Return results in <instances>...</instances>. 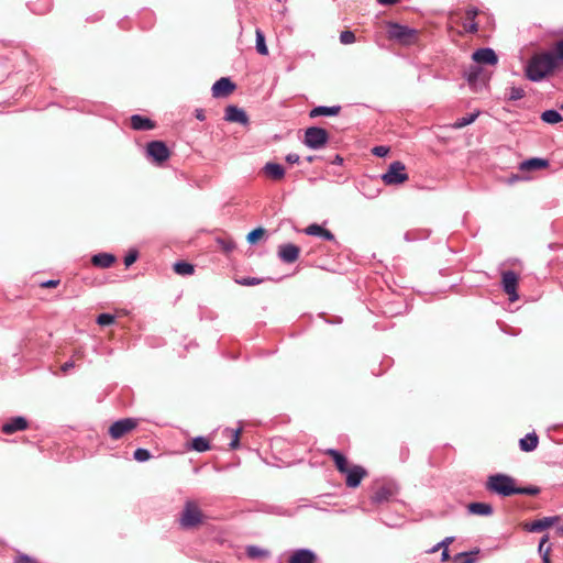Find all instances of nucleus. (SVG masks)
Masks as SVG:
<instances>
[{
  "label": "nucleus",
  "instance_id": "f257e3e1",
  "mask_svg": "<svg viewBox=\"0 0 563 563\" xmlns=\"http://www.w3.org/2000/svg\"><path fill=\"white\" fill-rule=\"evenodd\" d=\"M558 63L553 53L534 54L526 65L525 75L530 81L540 82L552 75Z\"/></svg>",
  "mask_w": 563,
  "mask_h": 563
},
{
  "label": "nucleus",
  "instance_id": "f03ea898",
  "mask_svg": "<svg viewBox=\"0 0 563 563\" xmlns=\"http://www.w3.org/2000/svg\"><path fill=\"white\" fill-rule=\"evenodd\" d=\"M203 521V514L196 500L188 499L185 501L183 510L178 516V523L181 529L189 530L197 528Z\"/></svg>",
  "mask_w": 563,
  "mask_h": 563
},
{
  "label": "nucleus",
  "instance_id": "7ed1b4c3",
  "mask_svg": "<svg viewBox=\"0 0 563 563\" xmlns=\"http://www.w3.org/2000/svg\"><path fill=\"white\" fill-rule=\"evenodd\" d=\"M387 36L400 45L410 46L417 42L418 31L396 22H388Z\"/></svg>",
  "mask_w": 563,
  "mask_h": 563
},
{
  "label": "nucleus",
  "instance_id": "20e7f679",
  "mask_svg": "<svg viewBox=\"0 0 563 563\" xmlns=\"http://www.w3.org/2000/svg\"><path fill=\"white\" fill-rule=\"evenodd\" d=\"M486 489L503 497L515 495V479L501 473L490 475L486 482Z\"/></svg>",
  "mask_w": 563,
  "mask_h": 563
},
{
  "label": "nucleus",
  "instance_id": "39448f33",
  "mask_svg": "<svg viewBox=\"0 0 563 563\" xmlns=\"http://www.w3.org/2000/svg\"><path fill=\"white\" fill-rule=\"evenodd\" d=\"M329 142V133L323 128L310 126L305 130L302 143L310 150L319 151Z\"/></svg>",
  "mask_w": 563,
  "mask_h": 563
},
{
  "label": "nucleus",
  "instance_id": "423d86ee",
  "mask_svg": "<svg viewBox=\"0 0 563 563\" xmlns=\"http://www.w3.org/2000/svg\"><path fill=\"white\" fill-rule=\"evenodd\" d=\"M383 181L386 185H399L408 179L406 173V166L399 161L393 162L385 174L382 176Z\"/></svg>",
  "mask_w": 563,
  "mask_h": 563
},
{
  "label": "nucleus",
  "instance_id": "0eeeda50",
  "mask_svg": "<svg viewBox=\"0 0 563 563\" xmlns=\"http://www.w3.org/2000/svg\"><path fill=\"white\" fill-rule=\"evenodd\" d=\"M137 427V420L134 418H124L113 422L109 428V435L113 440H119Z\"/></svg>",
  "mask_w": 563,
  "mask_h": 563
},
{
  "label": "nucleus",
  "instance_id": "6e6552de",
  "mask_svg": "<svg viewBox=\"0 0 563 563\" xmlns=\"http://www.w3.org/2000/svg\"><path fill=\"white\" fill-rule=\"evenodd\" d=\"M398 494V486L394 483H386L379 486L371 497L373 504L380 505L389 503Z\"/></svg>",
  "mask_w": 563,
  "mask_h": 563
},
{
  "label": "nucleus",
  "instance_id": "1a4fd4ad",
  "mask_svg": "<svg viewBox=\"0 0 563 563\" xmlns=\"http://www.w3.org/2000/svg\"><path fill=\"white\" fill-rule=\"evenodd\" d=\"M146 155L152 158L153 162L162 164L168 159L169 150L164 142L152 141L146 145Z\"/></svg>",
  "mask_w": 563,
  "mask_h": 563
},
{
  "label": "nucleus",
  "instance_id": "9d476101",
  "mask_svg": "<svg viewBox=\"0 0 563 563\" xmlns=\"http://www.w3.org/2000/svg\"><path fill=\"white\" fill-rule=\"evenodd\" d=\"M518 279V275L514 271H506L501 275L503 289L509 296L510 301H516L519 298Z\"/></svg>",
  "mask_w": 563,
  "mask_h": 563
},
{
  "label": "nucleus",
  "instance_id": "9b49d317",
  "mask_svg": "<svg viewBox=\"0 0 563 563\" xmlns=\"http://www.w3.org/2000/svg\"><path fill=\"white\" fill-rule=\"evenodd\" d=\"M473 60L481 66L484 65H496L498 63V56L493 48L484 47L478 48L473 53Z\"/></svg>",
  "mask_w": 563,
  "mask_h": 563
},
{
  "label": "nucleus",
  "instance_id": "f8f14e48",
  "mask_svg": "<svg viewBox=\"0 0 563 563\" xmlns=\"http://www.w3.org/2000/svg\"><path fill=\"white\" fill-rule=\"evenodd\" d=\"M465 77L468 84L474 87H476L477 85L485 86L488 81V77L485 74L484 69L482 68V66L477 64L472 65L467 69V71L465 73Z\"/></svg>",
  "mask_w": 563,
  "mask_h": 563
},
{
  "label": "nucleus",
  "instance_id": "ddd939ff",
  "mask_svg": "<svg viewBox=\"0 0 563 563\" xmlns=\"http://www.w3.org/2000/svg\"><path fill=\"white\" fill-rule=\"evenodd\" d=\"M235 89V84L228 77H222L218 79L212 88V96L214 98H221L229 96Z\"/></svg>",
  "mask_w": 563,
  "mask_h": 563
},
{
  "label": "nucleus",
  "instance_id": "4468645a",
  "mask_svg": "<svg viewBox=\"0 0 563 563\" xmlns=\"http://www.w3.org/2000/svg\"><path fill=\"white\" fill-rule=\"evenodd\" d=\"M299 253L300 249L292 243L282 244L278 247V257L282 262L287 264L296 262L299 257Z\"/></svg>",
  "mask_w": 563,
  "mask_h": 563
},
{
  "label": "nucleus",
  "instance_id": "2eb2a0df",
  "mask_svg": "<svg viewBox=\"0 0 563 563\" xmlns=\"http://www.w3.org/2000/svg\"><path fill=\"white\" fill-rule=\"evenodd\" d=\"M342 474L346 475V486L351 488L357 487L362 479L366 476V470L360 465H354L352 467H347V472H343Z\"/></svg>",
  "mask_w": 563,
  "mask_h": 563
},
{
  "label": "nucleus",
  "instance_id": "dca6fc26",
  "mask_svg": "<svg viewBox=\"0 0 563 563\" xmlns=\"http://www.w3.org/2000/svg\"><path fill=\"white\" fill-rule=\"evenodd\" d=\"M561 521L560 516H551V517H543L541 519L534 520L530 523H527L525 526V529L529 532H541L556 522Z\"/></svg>",
  "mask_w": 563,
  "mask_h": 563
},
{
  "label": "nucleus",
  "instance_id": "f3484780",
  "mask_svg": "<svg viewBox=\"0 0 563 563\" xmlns=\"http://www.w3.org/2000/svg\"><path fill=\"white\" fill-rule=\"evenodd\" d=\"M317 561V554L310 549H297L295 550L288 560V563H314Z\"/></svg>",
  "mask_w": 563,
  "mask_h": 563
},
{
  "label": "nucleus",
  "instance_id": "a211bd4d",
  "mask_svg": "<svg viewBox=\"0 0 563 563\" xmlns=\"http://www.w3.org/2000/svg\"><path fill=\"white\" fill-rule=\"evenodd\" d=\"M224 119L229 122H236L241 124H246L249 122L245 111L233 104L225 108Z\"/></svg>",
  "mask_w": 563,
  "mask_h": 563
},
{
  "label": "nucleus",
  "instance_id": "6ab92c4d",
  "mask_svg": "<svg viewBox=\"0 0 563 563\" xmlns=\"http://www.w3.org/2000/svg\"><path fill=\"white\" fill-rule=\"evenodd\" d=\"M27 428V421L23 417H14L8 422L3 423L1 430L5 434H12L16 431H22Z\"/></svg>",
  "mask_w": 563,
  "mask_h": 563
},
{
  "label": "nucleus",
  "instance_id": "aec40b11",
  "mask_svg": "<svg viewBox=\"0 0 563 563\" xmlns=\"http://www.w3.org/2000/svg\"><path fill=\"white\" fill-rule=\"evenodd\" d=\"M262 172L266 177L273 180H280L285 176V168L280 164L273 162L266 163L263 166Z\"/></svg>",
  "mask_w": 563,
  "mask_h": 563
},
{
  "label": "nucleus",
  "instance_id": "412c9836",
  "mask_svg": "<svg viewBox=\"0 0 563 563\" xmlns=\"http://www.w3.org/2000/svg\"><path fill=\"white\" fill-rule=\"evenodd\" d=\"M341 111L340 106H318L310 110L309 117L310 118H317V117H334L338 115Z\"/></svg>",
  "mask_w": 563,
  "mask_h": 563
},
{
  "label": "nucleus",
  "instance_id": "4be33fe9",
  "mask_svg": "<svg viewBox=\"0 0 563 563\" xmlns=\"http://www.w3.org/2000/svg\"><path fill=\"white\" fill-rule=\"evenodd\" d=\"M131 126L136 131H148L155 128V123L148 118L133 114L131 117Z\"/></svg>",
  "mask_w": 563,
  "mask_h": 563
},
{
  "label": "nucleus",
  "instance_id": "5701e85b",
  "mask_svg": "<svg viewBox=\"0 0 563 563\" xmlns=\"http://www.w3.org/2000/svg\"><path fill=\"white\" fill-rule=\"evenodd\" d=\"M305 233L308 234V235H312V236H320V238H322L323 240H327V241H333L334 240V235H333L332 232H330L329 230L322 228L321 225H319L317 223L308 225L305 229Z\"/></svg>",
  "mask_w": 563,
  "mask_h": 563
},
{
  "label": "nucleus",
  "instance_id": "b1692460",
  "mask_svg": "<svg viewBox=\"0 0 563 563\" xmlns=\"http://www.w3.org/2000/svg\"><path fill=\"white\" fill-rule=\"evenodd\" d=\"M115 262L114 255L110 253H98L91 257V263L96 267L108 268Z\"/></svg>",
  "mask_w": 563,
  "mask_h": 563
},
{
  "label": "nucleus",
  "instance_id": "393cba45",
  "mask_svg": "<svg viewBox=\"0 0 563 563\" xmlns=\"http://www.w3.org/2000/svg\"><path fill=\"white\" fill-rule=\"evenodd\" d=\"M325 454L332 457L340 473L347 472V461L346 457L341 452H339L335 449H328L325 451Z\"/></svg>",
  "mask_w": 563,
  "mask_h": 563
},
{
  "label": "nucleus",
  "instance_id": "a878e982",
  "mask_svg": "<svg viewBox=\"0 0 563 563\" xmlns=\"http://www.w3.org/2000/svg\"><path fill=\"white\" fill-rule=\"evenodd\" d=\"M468 512L477 516H490L493 514V507L486 503H471L467 506Z\"/></svg>",
  "mask_w": 563,
  "mask_h": 563
},
{
  "label": "nucleus",
  "instance_id": "bb28decb",
  "mask_svg": "<svg viewBox=\"0 0 563 563\" xmlns=\"http://www.w3.org/2000/svg\"><path fill=\"white\" fill-rule=\"evenodd\" d=\"M549 166V161L544 158L533 157L527 161H523L520 164V169L522 170H532V169H542Z\"/></svg>",
  "mask_w": 563,
  "mask_h": 563
},
{
  "label": "nucleus",
  "instance_id": "cd10ccee",
  "mask_svg": "<svg viewBox=\"0 0 563 563\" xmlns=\"http://www.w3.org/2000/svg\"><path fill=\"white\" fill-rule=\"evenodd\" d=\"M538 443V435L534 432H531L528 433L525 438L520 439L519 446L523 452H531L537 449Z\"/></svg>",
  "mask_w": 563,
  "mask_h": 563
},
{
  "label": "nucleus",
  "instance_id": "c85d7f7f",
  "mask_svg": "<svg viewBox=\"0 0 563 563\" xmlns=\"http://www.w3.org/2000/svg\"><path fill=\"white\" fill-rule=\"evenodd\" d=\"M541 120L548 124H556L563 121V117L559 111L550 109L541 113Z\"/></svg>",
  "mask_w": 563,
  "mask_h": 563
},
{
  "label": "nucleus",
  "instance_id": "c756f323",
  "mask_svg": "<svg viewBox=\"0 0 563 563\" xmlns=\"http://www.w3.org/2000/svg\"><path fill=\"white\" fill-rule=\"evenodd\" d=\"M174 271L178 275L187 276V275L194 274L195 267L192 264H190L188 262L180 261V262H177L174 264Z\"/></svg>",
  "mask_w": 563,
  "mask_h": 563
},
{
  "label": "nucleus",
  "instance_id": "7c9ffc66",
  "mask_svg": "<svg viewBox=\"0 0 563 563\" xmlns=\"http://www.w3.org/2000/svg\"><path fill=\"white\" fill-rule=\"evenodd\" d=\"M256 51L258 54L266 56L268 54V48L265 43V35L262 30L256 29Z\"/></svg>",
  "mask_w": 563,
  "mask_h": 563
},
{
  "label": "nucleus",
  "instance_id": "2f4dec72",
  "mask_svg": "<svg viewBox=\"0 0 563 563\" xmlns=\"http://www.w3.org/2000/svg\"><path fill=\"white\" fill-rule=\"evenodd\" d=\"M526 96V91L522 87H509L506 92V99L509 101H517Z\"/></svg>",
  "mask_w": 563,
  "mask_h": 563
},
{
  "label": "nucleus",
  "instance_id": "473e14b6",
  "mask_svg": "<svg viewBox=\"0 0 563 563\" xmlns=\"http://www.w3.org/2000/svg\"><path fill=\"white\" fill-rule=\"evenodd\" d=\"M478 114H479V112L477 111V112H474V113H470V114H467L465 117L459 118L455 121V123L453 124V126L455 129H462V128H464L466 125H470V124H472L477 119Z\"/></svg>",
  "mask_w": 563,
  "mask_h": 563
},
{
  "label": "nucleus",
  "instance_id": "72a5a7b5",
  "mask_svg": "<svg viewBox=\"0 0 563 563\" xmlns=\"http://www.w3.org/2000/svg\"><path fill=\"white\" fill-rule=\"evenodd\" d=\"M29 9L35 14H44L51 10L49 2H30Z\"/></svg>",
  "mask_w": 563,
  "mask_h": 563
},
{
  "label": "nucleus",
  "instance_id": "f704fd0d",
  "mask_svg": "<svg viewBox=\"0 0 563 563\" xmlns=\"http://www.w3.org/2000/svg\"><path fill=\"white\" fill-rule=\"evenodd\" d=\"M191 448H192V450H195L197 452H205V451L209 450L210 446H209V442L206 438L197 437L192 440Z\"/></svg>",
  "mask_w": 563,
  "mask_h": 563
},
{
  "label": "nucleus",
  "instance_id": "c9c22d12",
  "mask_svg": "<svg viewBox=\"0 0 563 563\" xmlns=\"http://www.w3.org/2000/svg\"><path fill=\"white\" fill-rule=\"evenodd\" d=\"M246 554L251 559H260L268 555V551L256 545H250L246 549Z\"/></svg>",
  "mask_w": 563,
  "mask_h": 563
},
{
  "label": "nucleus",
  "instance_id": "e433bc0d",
  "mask_svg": "<svg viewBox=\"0 0 563 563\" xmlns=\"http://www.w3.org/2000/svg\"><path fill=\"white\" fill-rule=\"evenodd\" d=\"M134 459L139 462H146L151 459V452L146 449L139 448L134 451Z\"/></svg>",
  "mask_w": 563,
  "mask_h": 563
},
{
  "label": "nucleus",
  "instance_id": "4c0bfd02",
  "mask_svg": "<svg viewBox=\"0 0 563 563\" xmlns=\"http://www.w3.org/2000/svg\"><path fill=\"white\" fill-rule=\"evenodd\" d=\"M115 318L113 314L110 313H101L97 318V323L101 327L110 325L114 323Z\"/></svg>",
  "mask_w": 563,
  "mask_h": 563
},
{
  "label": "nucleus",
  "instance_id": "58836bf2",
  "mask_svg": "<svg viewBox=\"0 0 563 563\" xmlns=\"http://www.w3.org/2000/svg\"><path fill=\"white\" fill-rule=\"evenodd\" d=\"M265 233V229L256 228L247 234V242L254 244L258 239H261Z\"/></svg>",
  "mask_w": 563,
  "mask_h": 563
},
{
  "label": "nucleus",
  "instance_id": "ea45409f",
  "mask_svg": "<svg viewBox=\"0 0 563 563\" xmlns=\"http://www.w3.org/2000/svg\"><path fill=\"white\" fill-rule=\"evenodd\" d=\"M540 493V488L537 486L528 487H516V494L534 496Z\"/></svg>",
  "mask_w": 563,
  "mask_h": 563
},
{
  "label": "nucleus",
  "instance_id": "a19ab883",
  "mask_svg": "<svg viewBox=\"0 0 563 563\" xmlns=\"http://www.w3.org/2000/svg\"><path fill=\"white\" fill-rule=\"evenodd\" d=\"M340 42L342 44H352L355 42V34L352 31H343L340 34Z\"/></svg>",
  "mask_w": 563,
  "mask_h": 563
},
{
  "label": "nucleus",
  "instance_id": "79ce46f5",
  "mask_svg": "<svg viewBox=\"0 0 563 563\" xmlns=\"http://www.w3.org/2000/svg\"><path fill=\"white\" fill-rule=\"evenodd\" d=\"M225 431L230 432V434L232 435V440L229 443L230 448L233 449V450L236 449L239 446L240 429H236V430L227 429Z\"/></svg>",
  "mask_w": 563,
  "mask_h": 563
},
{
  "label": "nucleus",
  "instance_id": "37998d69",
  "mask_svg": "<svg viewBox=\"0 0 563 563\" xmlns=\"http://www.w3.org/2000/svg\"><path fill=\"white\" fill-rule=\"evenodd\" d=\"M372 153L377 157H385L389 153V147L384 145L374 146Z\"/></svg>",
  "mask_w": 563,
  "mask_h": 563
},
{
  "label": "nucleus",
  "instance_id": "c03bdc74",
  "mask_svg": "<svg viewBox=\"0 0 563 563\" xmlns=\"http://www.w3.org/2000/svg\"><path fill=\"white\" fill-rule=\"evenodd\" d=\"M554 56L556 58V63L559 60L563 62V38L558 41L554 46Z\"/></svg>",
  "mask_w": 563,
  "mask_h": 563
},
{
  "label": "nucleus",
  "instance_id": "a18cd8bd",
  "mask_svg": "<svg viewBox=\"0 0 563 563\" xmlns=\"http://www.w3.org/2000/svg\"><path fill=\"white\" fill-rule=\"evenodd\" d=\"M137 251H130L124 257V265L126 267L131 266L137 260Z\"/></svg>",
  "mask_w": 563,
  "mask_h": 563
},
{
  "label": "nucleus",
  "instance_id": "49530a36",
  "mask_svg": "<svg viewBox=\"0 0 563 563\" xmlns=\"http://www.w3.org/2000/svg\"><path fill=\"white\" fill-rule=\"evenodd\" d=\"M238 283L243 286H254V285L260 284L261 279L255 278V277H245V278H242L241 280H238Z\"/></svg>",
  "mask_w": 563,
  "mask_h": 563
},
{
  "label": "nucleus",
  "instance_id": "de8ad7c7",
  "mask_svg": "<svg viewBox=\"0 0 563 563\" xmlns=\"http://www.w3.org/2000/svg\"><path fill=\"white\" fill-rule=\"evenodd\" d=\"M455 563H475V559L464 553H461L455 559Z\"/></svg>",
  "mask_w": 563,
  "mask_h": 563
},
{
  "label": "nucleus",
  "instance_id": "09e8293b",
  "mask_svg": "<svg viewBox=\"0 0 563 563\" xmlns=\"http://www.w3.org/2000/svg\"><path fill=\"white\" fill-rule=\"evenodd\" d=\"M453 541V538L452 537H448L445 538L444 540H442L440 543H438L435 547H433L431 549V552H437L440 548L444 547V549H446V547Z\"/></svg>",
  "mask_w": 563,
  "mask_h": 563
},
{
  "label": "nucleus",
  "instance_id": "8fccbe9b",
  "mask_svg": "<svg viewBox=\"0 0 563 563\" xmlns=\"http://www.w3.org/2000/svg\"><path fill=\"white\" fill-rule=\"evenodd\" d=\"M464 30L467 33H476L478 30V25L475 21H470L468 23H464Z\"/></svg>",
  "mask_w": 563,
  "mask_h": 563
},
{
  "label": "nucleus",
  "instance_id": "3c124183",
  "mask_svg": "<svg viewBox=\"0 0 563 563\" xmlns=\"http://www.w3.org/2000/svg\"><path fill=\"white\" fill-rule=\"evenodd\" d=\"M466 20L475 21L476 15L478 14V10L475 7H471L466 10Z\"/></svg>",
  "mask_w": 563,
  "mask_h": 563
},
{
  "label": "nucleus",
  "instance_id": "603ef678",
  "mask_svg": "<svg viewBox=\"0 0 563 563\" xmlns=\"http://www.w3.org/2000/svg\"><path fill=\"white\" fill-rule=\"evenodd\" d=\"M549 541V536L545 534L541 538L540 542H539V547H538V552L540 553V555H543L547 547H545V543Z\"/></svg>",
  "mask_w": 563,
  "mask_h": 563
},
{
  "label": "nucleus",
  "instance_id": "864d4df0",
  "mask_svg": "<svg viewBox=\"0 0 563 563\" xmlns=\"http://www.w3.org/2000/svg\"><path fill=\"white\" fill-rule=\"evenodd\" d=\"M285 159L289 164H297V163H299L300 157L296 153H289L286 155Z\"/></svg>",
  "mask_w": 563,
  "mask_h": 563
},
{
  "label": "nucleus",
  "instance_id": "5fc2aeb1",
  "mask_svg": "<svg viewBox=\"0 0 563 563\" xmlns=\"http://www.w3.org/2000/svg\"><path fill=\"white\" fill-rule=\"evenodd\" d=\"M58 284H59V280H57V279H48V280L42 283V287L53 288V287H56Z\"/></svg>",
  "mask_w": 563,
  "mask_h": 563
},
{
  "label": "nucleus",
  "instance_id": "6e6d98bb",
  "mask_svg": "<svg viewBox=\"0 0 563 563\" xmlns=\"http://www.w3.org/2000/svg\"><path fill=\"white\" fill-rule=\"evenodd\" d=\"M551 545H548L542 556V563H551L550 560Z\"/></svg>",
  "mask_w": 563,
  "mask_h": 563
},
{
  "label": "nucleus",
  "instance_id": "4d7b16f0",
  "mask_svg": "<svg viewBox=\"0 0 563 563\" xmlns=\"http://www.w3.org/2000/svg\"><path fill=\"white\" fill-rule=\"evenodd\" d=\"M75 366V363L73 361H68L62 365V371L64 373H67L70 368Z\"/></svg>",
  "mask_w": 563,
  "mask_h": 563
},
{
  "label": "nucleus",
  "instance_id": "13d9d810",
  "mask_svg": "<svg viewBox=\"0 0 563 563\" xmlns=\"http://www.w3.org/2000/svg\"><path fill=\"white\" fill-rule=\"evenodd\" d=\"M195 115L199 121L206 120L205 111L202 109H196Z\"/></svg>",
  "mask_w": 563,
  "mask_h": 563
},
{
  "label": "nucleus",
  "instance_id": "bf43d9fd",
  "mask_svg": "<svg viewBox=\"0 0 563 563\" xmlns=\"http://www.w3.org/2000/svg\"><path fill=\"white\" fill-rule=\"evenodd\" d=\"M15 563H33V561L27 555H20Z\"/></svg>",
  "mask_w": 563,
  "mask_h": 563
},
{
  "label": "nucleus",
  "instance_id": "052dcab7",
  "mask_svg": "<svg viewBox=\"0 0 563 563\" xmlns=\"http://www.w3.org/2000/svg\"><path fill=\"white\" fill-rule=\"evenodd\" d=\"M222 247L227 251V252H230L232 251L235 245L233 242H227V243H222Z\"/></svg>",
  "mask_w": 563,
  "mask_h": 563
},
{
  "label": "nucleus",
  "instance_id": "680f3d73",
  "mask_svg": "<svg viewBox=\"0 0 563 563\" xmlns=\"http://www.w3.org/2000/svg\"><path fill=\"white\" fill-rule=\"evenodd\" d=\"M556 525V532L563 537V522L560 521L555 523Z\"/></svg>",
  "mask_w": 563,
  "mask_h": 563
},
{
  "label": "nucleus",
  "instance_id": "e2e57ef3",
  "mask_svg": "<svg viewBox=\"0 0 563 563\" xmlns=\"http://www.w3.org/2000/svg\"><path fill=\"white\" fill-rule=\"evenodd\" d=\"M449 551L448 549H444L442 552V561H446L449 559Z\"/></svg>",
  "mask_w": 563,
  "mask_h": 563
},
{
  "label": "nucleus",
  "instance_id": "0e129e2a",
  "mask_svg": "<svg viewBox=\"0 0 563 563\" xmlns=\"http://www.w3.org/2000/svg\"><path fill=\"white\" fill-rule=\"evenodd\" d=\"M334 163L335 164H342L343 163V158L340 155H336L335 159H334Z\"/></svg>",
  "mask_w": 563,
  "mask_h": 563
},
{
  "label": "nucleus",
  "instance_id": "69168bd1",
  "mask_svg": "<svg viewBox=\"0 0 563 563\" xmlns=\"http://www.w3.org/2000/svg\"><path fill=\"white\" fill-rule=\"evenodd\" d=\"M306 159H307V162L311 163L314 161V156H308Z\"/></svg>",
  "mask_w": 563,
  "mask_h": 563
},
{
  "label": "nucleus",
  "instance_id": "338daca9",
  "mask_svg": "<svg viewBox=\"0 0 563 563\" xmlns=\"http://www.w3.org/2000/svg\"><path fill=\"white\" fill-rule=\"evenodd\" d=\"M559 109L563 111V101L559 104Z\"/></svg>",
  "mask_w": 563,
  "mask_h": 563
},
{
  "label": "nucleus",
  "instance_id": "774afa93",
  "mask_svg": "<svg viewBox=\"0 0 563 563\" xmlns=\"http://www.w3.org/2000/svg\"><path fill=\"white\" fill-rule=\"evenodd\" d=\"M384 4H391L393 2L391 1H388V2H383Z\"/></svg>",
  "mask_w": 563,
  "mask_h": 563
}]
</instances>
